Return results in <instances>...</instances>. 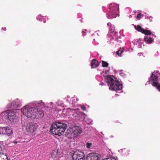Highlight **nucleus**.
Returning <instances> with one entry per match:
<instances>
[{
  "instance_id": "obj_1",
  "label": "nucleus",
  "mask_w": 160,
  "mask_h": 160,
  "mask_svg": "<svg viewBox=\"0 0 160 160\" xmlns=\"http://www.w3.org/2000/svg\"><path fill=\"white\" fill-rule=\"evenodd\" d=\"M106 82L109 85V89L116 92L122 89V84L120 83L113 76L107 75L105 78Z\"/></svg>"
},
{
  "instance_id": "obj_7",
  "label": "nucleus",
  "mask_w": 160,
  "mask_h": 160,
  "mask_svg": "<svg viewBox=\"0 0 160 160\" xmlns=\"http://www.w3.org/2000/svg\"><path fill=\"white\" fill-rule=\"evenodd\" d=\"M90 158V160H100L101 159V155L96 152H93L88 154L87 159H89Z\"/></svg>"
},
{
  "instance_id": "obj_6",
  "label": "nucleus",
  "mask_w": 160,
  "mask_h": 160,
  "mask_svg": "<svg viewBox=\"0 0 160 160\" xmlns=\"http://www.w3.org/2000/svg\"><path fill=\"white\" fill-rule=\"evenodd\" d=\"M22 106V103L20 100L17 98L8 103L7 105V108H11L14 110H17L18 109Z\"/></svg>"
},
{
  "instance_id": "obj_33",
  "label": "nucleus",
  "mask_w": 160,
  "mask_h": 160,
  "mask_svg": "<svg viewBox=\"0 0 160 160\" xmlns=\"http://www.w3.org/2000/svg\"><path fill=\"white\" fill-rule=\"evenodd\" d=\"M75 117H78V116H77L76 115V116H75Z\"/></svg>"
},
{
  "instance_id": "obj_27",
  "label": "nucleus",
  "mask_w": 160,
  "mask_h": 160,
  "mask_svg": "<svg viewBox=\"0 0 160 160\" xmlns=\"http://www.w3.org/2000/svg\"><path fill=\"white\" fill-rule=\"evenodd\" d=\"M81 109L83 111H85L86 109V107L84 106H82L81 107Z\"/></svg>"
},
{
  "instance_id": "obj_21",
  "label": "nucleus",
  "mask_w": 160,
  "mask_h": 160,
  "mask_svg": "<svg viewBox=\"0 0 160 160\" xmlns=\"http://www.w3.org/2000/svg\"><path fill=\"white\" fill-rule=\"evenodd\" d=\"M102 66L103 67H108L109 64L107 62L104 61H102Z\"/></svg>"
},
{
  "instance_id": "obj_11",
  "label": "nucleus",
  "mask_w": 160,
  "mask_h": 160,
  "mask_svg": "<svg viewBox=\"0 0 160 160\" xmlns=\"http://www.w3.org/2000/svg\"><path fill=\"white\" fill-rule=\"evenodd\" d=\"M36 128V126L35 124L30 122L29 123L26 127V130L27 132H33Z\"/></svg>"
},
{
  "instance_id": "obj_20",
  "label": "nucleus",
  "mask_w": 160,
  "mask_h": 160,
  "mask_svg": "<svg viewBox=\"0 0 160 160\" xmlns=\"http://www.w3.org/2000/svg\"><path fill=\"white\" fill-rule=\"evenodd\" d=\"M154 87H155L159 91H160V84L159 83H153Z\"/></svg>"
},
{
  "instance_id": "obj_17",
  "label": "nucleus",
  "mask_w": 160,
  "mask_h": 160,
  "mask_svg": "<svg viewBox=\"0 0 160 160\" xmlns=\"http://www.w3.org/2000/svg\"><path fill=\"white\" fill-rule=\"evenodd\" d=\"M6 159L8 160L7 155L3 153L0 152V160Z\"/></svg>"
},
{
  "instance_id": "obj_10",
  "label": "nucleus",
  "mask_w": 160,
  "mask_h": 160,
  "mask_svg": "<svg viewBox=\"0 0 160 160\" xmlns=\"http://www.w3.org/2000/svg\"><path fill=\"white\" fill-rule=\"evenodd\" d=\"M21 110L23 114L27 117L29 118L30 116H32L30 114V111H30V107L24 106L22 108Z\"/></svg>"
},
{
  "instance_id": "obj_18",
  "label": "nucleus",
  "mask_w": 160,
  "mask_h": 160,
  "mask_svg": "<svg viewBox=\"0 0 160 160\" xmlns=\"http://www.w3.org/2000/svg\"><path fill=\"white\" fill-rule=\"evenodd\" d=\"M135 28L138 32H141L142 33L144 29L142 28L140 26L138 25L137 26H135Z\"/></svg>"
},
{
  "instance_id": "obj_32",
  "label": "nucleus",
  "mask_w": 160,
  "mask_h": 160,
  "mask_svg": "<svg viewBox=\"0 0 160 160\" xmlns=\"http://www.w3.org/2000/svg\"><path fill=\"white\" fill-rule=\"evenodd\" d=\"M107 25L108 26H110L111 25V24L110 23H108L107 24Z\"/></svg>"
},
{
  "instance_id": "obj_13",
  "label": "nucleus",
  "mask_w": 160,
  "mask_h": 160,
  "mask_svg": "<svg viewBox=\"0 0 160 160\" xmlns=\"http://www.w3.org/2000/svg\"><path fill=\"white\" fill-rule=\"evenodd\" d=\"M158 79V77L155 75L153 73L152 74L151 76L149 78V81L150 83H151L152 85L154 86L153 83H158L157 81Z\"/></svg>"
},
{
  "instance_id": "obj_29",
  "label": "nucleus",
  "mask_w": 160,
  "mask_h": 160,
  "mask_svg": "<svg viewBox=\"0 0 160 160\" xmlns=\"http://www.w3.org/2000/svg\"><path fill=\"white\" fill-rule=\"evenodd\" d=\"M3 145L0 143V152L2 151V149Z\"/></svg>"
},
{
  "instance_id": "obj_31",
  "label": "nucleus",
  "mask_w": 160,
  "mask_h": 160,
  "mask_svg": "<svg viewBox=\"0 0 160 160\" xmlns=\"http://www.w3.org/2000/svg\"><path fill=\"white\" fill-rule=\"evenodd\" d=\"M13 142L16 144H17L18 143V142L17 141H14V142Z\"/></svg>"
},
{
  "instance_id": "obj_9",
  "label": "nucleus",
  "mask_w": 160,
  "mask_h": 160,
  "mask_svg": "<svg viewBox=\"0 0 160 160\" xmlns=\"http://www.w3.org/2000/svg\"><path fill=\"white\" fill-rule=\"evenodd\" d=\"M12 132V131L9 127H0V134H4L10 135Z\"/></svg>"
},
{
  "instance_id": "obj_15",
  "label": "nucleus",
  "mask_w": 160,
  "mask_h": 160,
  "mask_svg": "<svg viewBox=\"0 0 160 160\" xmlns=\"http://www.w3.org/2000/svg\"><path fill=\"white\" fill-rule=\"evenodd\" d=\"M44 115V113L43 111L41 109H38V112H37V118L38 117H42Z\"/></svg>"
},
{
  "instance_id": "obj_23",
  "label": "nucleus",
  "mask_w": 160,
  "mask_h": 160,
  "mask_svg": "<svg viewBox=\"0 0 160 160\" xmlns=\"http://www.w3.org/2000/svg\"><path fill=\"white\" fill-rule=\"evenodd\" d=\"M112 159H115V160H116V159H115L114 157H113L111 156H108V158H104V159H102V160H107V159H111L112 160Z\"/></svg>"
},
{
  "instance_id": "obj_3",
  "label": "nucleus",
  "mask_w": 160,
  "mask_h": 160,
  "mask_svg": "<svg viewBox=\"0 0 160 160\" xmlns=\"http://www.w3.org/2000/svg\"><path fill=\"white\" fill-rule=\"evenodd\" d=\"M82 132L81 128L79 126H76L68 129L65 135L68 138L72 139L78 136Z\"/></svg>"
},
{
  "instance_id": "obj_8",
  "label": "nucleus",
  "mask_w": 160,
  "mask_h": 160,
  "mask_svg": "<svg viewBox=\"0 0 160 160\" xmlns=\"http://www.w3.org/2000/svg\"><path fill=\"white\" fill-rule=\"evenodd\" d=\"M84 153L81 152L76 151L74 152L72 156L73 160H80L84 158Z\"/></svg>"
},
{
  "instance_id": "obj_22",
  "label": "nucleus",
  "mask_w": 160,
  "mask_h": 160,
  "mask_svg": "<svg viewBox=\"0 0 160 160\" xmlns=\"http://www.w3.org/2000/svg\"><path fill=\"white\" fill-rule=\"evenodd\" d=\"M123 51L122 50H118L116 52V53L117 55H118L119 56H121V55L123 52Z\"/></svg>"
},
{
  "instance_id": "obj_24",
  "label": "nucleus",
  "mask_w": 160,
  "mask_h": 160,
  "mask_svg": "<svg viewBox=\"0 0 160 160\" xmlns=\"http://www.w3.org/2000/svg\"><path fill=\"white\" fill-rule=\"evenodd\" d=\"M115 30V28L112 26H111L109 28V30L111 32H114Z\"/></svg>"
},
{
  "instance_id": "obj_16",
  "label": "nucleus",
  "mask_w": 160,
  "mask_h": 160,
  "mask_svg": "<svg viewBox=\"0 0 160 160\" xmlns=\"http://www.w3.org/2000/svg\"><path fill=\"white\" fill-rule=\"evenodd\" d=\"M144 40L145 42H147L149 44H150L153 41V39L151 37L148 38L146 37L144 38Z\"/></svg>"
},
{
  "instance_id": "obj_12",
  "label": "nucleus",
  "mask_w": 160,
  "mask_h": 160,
  "mask_svg": "<svg viewBox=\"0 0 160 160\" xmlns=\"http://www.w3.org/2000/svg\"><path fill=\"white\" fill-rule=\"evenodd\" d=\"M30 111H30V114L32 116H31V117H29V118H37V112H38V108L35 107H30Z\"/></svg>"
},
{
  "instance_id": "obj_30",
  "label": "nucleus",
  "mask_w": 160,
  "mask_h": 160,
  "mask_svg": "<svg viewBox=\"0 0 160 160\" xmlns=\"http://www.w3.org/2000/svg\"><path fill=\"white\" fill-rule=\"evenodd\" d=\"M2 29L4 31H6V28L4 27L2 28Z\"/></svg>"
},
{
  "instance_id": "obj_14",
  "label": "nucleus",
  "mask_w": 160,
  "mask_h": 160,
  "mask_svg": "<svg viewBox=\"0 0 160 160\" xmlns=\"http://www.w3.org/2000/svg\"><path fill=\"white\" fill-rule=\"evenodd\" d=\"M99 65V63L98 61L93 59L91 62V67L92 68H95L98 67Z\"/></svg>"
},
{
  "instance_id": "obj_19",
  "label": "nucleus",
  "mask_w": 160,
  "mask_h": 160,
  "mask_svg": "<svg viewBox=\"0 0 160 160\" xmlns=\"http://www.w3.org/2000/svg\"><path fill=\"white\" fill-rule=\"evenodd\" d=\"M142 33L146 35H151L152 34V33L150 31L144 29Z\"/></svg>"
},
{
  "instance_id": "obj_5",
  "label": "nucleus",
  "mask_w": 160,
  "mask_h": 160,
  "mask_svg": "<svg viewBox=\"0 0 160 160\" xmlns=\"http://www.w3.org/2000/svg\"><path fill=\"white\" fill-rule=\"evenodd\" d=\"M2 114L7 120L13 121L15 118V112L13 111L7 110L2 112Z\"/></svg>"
},
{
  "instance_id": "obj_25",
  "label": "nucleus",
  "mask_w": 160,
  "mask_h": 160,
  "mask_svg": "<svg viewBox=\"0 0 160 160\" xmlns=\"http://www.w3.org/2000/svg\"><path fill=\"white\" fill-rule=\"evenodd\" d=\"M73 111L74 112H73L74 113L75 112L78 115L80 114H81V113L78 110H73Z\"/></svg>"
},
{
  "instance_id": "obj_28",
  "label": "nucleus",
  "mask_w": 160,
  "mask_h": 160,
  "mask_svg": "<svg viewBox=\"0 0 160 160\" xmlns=\"http://www.w3.org/2000/svg\"><path fill=\"white\" fill-rule=\"evenodd\" d=\"M91 145V143H89L88 142L87 143V147L88 148H89L90 147V145Z\"/></svg>"
},
{
  "instance_id": "obj_2",
  "label": "nucleus",
  "mask_w": 160,
  "mask_h": 160,
  "mask_svg": "<svg viewBox=\"0 0 160 160\" xmlns=\"http://www.w3.org/2000/svg\"><path fill=\"white\" fill-rule=\"evenodd\" d=\"M66 124L59 122L53 123L51 126L50 132L58 136L63 134L66 129Z\"/></svg>"
},
{
  "instance_id": "obj_4",
  "label": "nucleus",
  "mask_w": 160,
  "mask_h": 160,
  "mask_svg": "<svg viewBox=\"0 0 160 160\" xmlns=\"http://www.w3.org/2000/svg\"><path fill=\"white\" fill-rule=\"evenodd\" d=\"M110 10L108 14L109 18H115L118 14L119 7L116 4H111L109 5Z\"/></svg>"
},
{
  "instance_id": "obj_26",
  "label": "nucleus",
  "mask_w": 160,
  "mask_h": 160,
  "mask_svg": "<svg viewBox=\"0 0 160 160\" xmlns=\"http://www.w3.org/2000/svg\"><path fill=\"white\" fill-rule=\"evenodd\" d=\"M142 14L141 13H139L137 15V18H140L141 17Z\"/></svg>"
}]
</instances>
